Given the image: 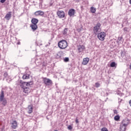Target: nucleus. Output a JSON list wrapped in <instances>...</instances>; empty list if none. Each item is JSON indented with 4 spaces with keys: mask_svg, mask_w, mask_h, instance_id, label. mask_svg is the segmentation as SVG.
Wrapping results in <instances>:
<instances>
[{
    "mask_svg": "<svg viewBox=\"0 0 131 131\" xmlns=\"http://www.w3.org/2000/svg\"><path fill=\"white\" fill-rule=\"evenodd\" d=\"M67 41L65 40H61L58 42V46L60 49H66L68 47Z\"/></svg>",
    "mask_w": 131,
    "mask_h": 131,
    "instance_id": "nucleus-1",
    "label": "nucleus"
},
{
    "mask_svg": "<svg viewBox=\"0 0 131 131\" xmlns=\"http://www.w3.org/2000/svg\"><path fill=\"white\" fill-rule=\"evenodd\" d=\"M0 102H2V105H4V106H6L8 103L7 99L5 98V94L4 93V91H1V94L0 95Z\"/></svg>",
    "mask_w": 131,
    "mask_h": 131,
    "instance_id": "nucleus-2",
    "label": "nucleus"
},
{
    "mask_svg": "<svg viewBox=\"0 0 131 131\" xmlns=\"http://www.w3.org/2000/svg\"><path fill=\"white\" fill-rule=\"evenodd\" d=\"M101 27V24L100 23H97L96 26L93 28V31L95 34H98L99 33V30Z\"/></svg>",
    "mask_w": 131,
    "mask_h": 131,
    "instance_id": "nucleus-3",
    "label": "nucleus"
},
{
    "mask_svg": "<svg viewBox=\"0 0 131 131\" xmlns=\"http://www.w3.org/2000/svg\"><path fill=\"white\" fill-rule=\"evenodd\" d=\"M97 34V37L99 40H101V41H103V40L105 39V36H106V33H105V32H102L98 33Z\"/></svg>",
    "mask_w": 131,
    "mask_h": 131,
    "instance_id": "nucleus-4",
    "label": "nucleus"
},
{
    "mask_svg": "<svg viewBox=\"0 0 131 131\" xmlns=\"http://www.w3.org/2000/svg\"><path fill=\"white\" fill-rule=\"evenodd\" d=\"M43 81L46 85H51L53 83V82L51 81V79L47 78H43Z\"/></svg>",
    "mask_w": 131,
    "mask_h": 131,
    "instance_id": "nucleus-5",
    "label": "nucleus"
},
{
    "mask_svg": "<svg viewBox=\"0 0 131 131\" xmlns=\"http://www.w3.org/2000/svg\"><path fill=\"white\" fill-rule=\"evenodd\" d=\"M57 15L59 18H60L61 19L65 17V13L63 11H58L57 12Z\"/></svg>",
    "mask_w": 131,
    "mask_h": 131,
    "instance_id": "nucleus-6",
    "label": "nucleus"
},
{
    "mask_svg": "<svg viewBox=\"0 0 131 131\" xmlns=\"http://www.w3.org/2000/svg\"><path fill=\"white\" fill-rule=\"evenodd\" d=\"M19 85L21 88V89H24L28 86V83H27V82H23L22 81H20Z\"/></svg>",
    "mask_w": 131,
    "mask_h": 131,
    "instance_id": "nucleus-7",
    "label": "nucleus"
},
{
    "mask_svg": "<svg viewBox=\"0 0 131 131\" xmlns=\"http://www.w3.org/2000/svg\"><path fill=\"white\" fill-rule=\"evenodd\" d=\"M74 14H75V10L74 9H71L69 10L68 15L70 17L74 16Z\"/></svg>",
    "mask_w": 131,
    "mask_h": 131,
    "instance_id": "nucleus-8",
    "label": "nucleus"
},
{
    "mask_svg": "<svg viewBox=\"0 0 131 131\" xmlns=\"http://www.w3.org/2000/svg\"><path fill=\"white\" fill-rule=\"evenodd\" d=\"M129 122V120H128V119L126 118L122 120V124L121 125L126 126V125H128Z\"/></svg>",
    "mask_w": 131,
    "mask_h": 131,
    "instance_id": "nucleus-9",
    "label": "nucleus"
},
{
    "mask_svg": "<svg viewBox=\"0 0 131 131\" xmlns=\"http://www.w3.org/2000/svg\"><path fill=\"white\" fill-rule=\"evenodd\" d=\"M35 16H43L45 15V12L40 10L37 11L34 13Z\"/></svg>",
    "mask_w": 131,
    "mask_h": 131,
    "instance_id": "nucleus-10",
    "label": "nucleus"
},
{
    "mask_svg": "<svg viewBox=\"0 0 131 131\" xmlns=\"http://www.w3.org/2000/svg\"><path fill=\"white\" fill-rule=\"evenodd\" d=\"M90 62V58L86 57L83 59V61L82 62V65H86L88 63Z\"/></svg>",
    "mask_w": 131,
    "mask_h": 131,
    "instance_id": "nucleus-11",
    "label": "nucleus"
},
{
    "mask_svg": "<svg viewBox=\"0 0 131 131\" xmlns=\"http://www.w3.org/2000/svg\"><path fill=\"white\" fill-rule=\"evenodd\" d=\"M12 17V12H9L5 16V18L6 20H10Z\"/></svg>",
    "mask_w": 131,
    "mask_h": 131,
    "instance_id": "nucleus-12",
    "label": "nucleus"
},
{
    "mask_svg": "<svg viewBox=\"0 0 131 131\" xmlns=\"http://www.w3.org/2000/svg\"><path fill=\"white\" fill-rule=\"evenodd\" d=\"M12 127L14 129H15V128H17V122L16 121H13L12 123Z\"/></svg>",
    "mask_w": 131,
    "mask_h": 131,
    "instance_id": "nucleus-13",
    "label": "nucleus"
},
{
    "mask_svg": "<svg viewBox=\"0 0 131 131\" xmlns=\"http://www.w3.org/2000/svg\"><path fill=\"white\" fill-rule=\"evenodd\" d=\"M31 23H32L33 25H37V23H38V19L37 18H32L31 19Z\"/></svg>",
    "mask_w": 131,
    "mask_h": 131,
    "instance_id": "nucleus-14",
    "label": "nucleus"
},
{
    "mask_svg": "<svg viewBox=\"0 0 131 131\" xmlns=\"http://www.w3.org/2000/svg\"><path fill=\"white\" fill-rule=\"evenodd\" d=\"M28 113L29 114H31V113L32 112V110H33V107H32V105H29L28 107Z\"/></svg>",
    "mask_w": 131,
    "mask_h": 131,
    "instance_id": "nucleus-15",
    "label": "nucleus"
},
{
    "mask_svg": "<svg viewBox=\"0 0 131 131\" xmlns=\"http://www.w3.org/2000/svg\"><path fill=\"white\" fill-rule=\"evenodd\" d=\"M85 47L84 46L82 45V46H80L78 48V51L79 52V53H81V52H83V50H84Z\"/></svg>",
    "mask_w": 131,
    "mask_h": 131,
    "instance_id": "nucleus-16",
    "label": "nucleus"
},
{
    "mask_svg": "<svg viewBox=\"0 0 131 131\" xmlns=\"http://www.w3.org/2000/svg\"><path fill=\"white\" fill-rule=\"evenodd\" d=\"M30 27H31L33 31H35L36 30V29L37 28V25H31L30 26Z\"/></svg>",
    "mask_w": 131,
    "mask_h": 131,
    "instance_id": "nucleus-17",
    "label": "nucleus"
},
{
    "mask_svg": "<svg viewBox=\"0 0 131 131\" xmlns=\"http://www.w3.org/2000/svg\"><path fill=\"white\" fill-rule=\"evenodd\" d=\"M23 92H24V93H25V94H28V92H29V88L28 87L23 88Z\"/></svg>",
    "mask_w": 131,
    "mask_h": 131,
    "instance_id": "nucleus-18",
    "label": "nucleus"
},
{
    "mask_svg": "<svg viewBox=\"0 0 131 131\" xmlns=\"http://www.w3.org/2000/svg\"><path fill=\"white\" fill-rule=\"evenodd\" d=\"M126 129V126L120 125V131H125Z\"/></svg>",
    "mask_w": 131,
    "mask_h": 131,
    "instance_id": "nucleus-19",
    "label": "nucleus"
},
{
    "mask_svg": "<svg viewBox=\"0 0 131 131\" xmlns=\"http://www.w3.org/2000/svg\"><path fill=\"white\" fill-rule=\"evenodd\" d=\"M90 11L91 13H96V8L93 7H91Z\"/></svg>",
    "mask_w": 131,
    "mask_h": 131,
    "instance_id": "nucleus-20",
    "label": "nucleus"
},
{
    "mask_svg": "<svg viewBox=\"0 0 131 131\" xmlns=\"http://www.w3.org/2000/svg\"><path fill=\"white\" fill-rule=\"evenodd\" d=\"M23 79H29V75L28 74H25L23 76Z\"/></svg>",
    "mask_w": 131,
    "mask_h": 131,
    "instance_id": "nucleus-21",
    "label": "nucleus"
},
{
    "mask_svg": "<svg viewBox=\"0 0 131 131\" xmlns=\"http://www.w3.org/2000/svg\"><path fill=\"white\" fill-rule=\"evenodd\" d=\"M67 32H68V29L65 28L62 32L63 35H67Z\"/></svg>",
    "mask_w": 131,
    "mask_h": 131,
    "instance_id": "nucleus-22",
    "label": "nucleus"
},
{
    "mask_svg": "<svg viewBox=\"0 0 131 131\" xmlns=\"http://www.w3.org/2000/svg\"><path fill=\"white\" fill-rule=\"evenodd\" d=\"M120 119V117H119V116L118 115H117L114 117V119L115 120H116V121H118Z\"/></svg>",
    "mask_w": 131,
    "mask_h": 131,
    "instance_id": "nucleus-23",
    "label": "nucleus"
},
{
    "mask_svg": "<svg viewBox=\"0 0 131 131\" xmlns=\"http://www.w3.org/2000/svg\"><path fill=\"white\" fill-rule=\"evenodd\" d=\"M110 66L111 67H116V63H115V62H112L111 63Z\"/></svg>",
    "mask_w": 131,
    "mask_h": 131,
    "instance_id": "nucleus-24",
    "label": "nucleus"
},
{
    "mask_svg": "<svg viewBox=\"0 0 131 131\" xmlns=\"http://www.w3.org/2000/svg\"><path fill=\"white\" fill-rule=\"evenodd\" d=\"M27 83H28V86H29L30 85H32V84H33V81L27 82Z\"/></svg>",
    "mask_w": 131,
    "mask_h": 131,
    "instance_id": "nucleus-25",
    "label": "nucleus"
},
{
    "mask_svg": "<svg viewBox=\"0 0 131 131\" xmlns=\"http://www.w3.org/2000/svg\"><path fill=\"white\" fill-rule=\"evenodd\" d=\"M123 30H124V32H125V33H126V32H128V28L125 27V28H124L123 29Z\"/></svg>",
    "mask_w": 131,
    "mask_h": 131,
    "instance_id": "nucleus-26",
    "label": "nucleus"
},
{
    "mask_svg": "<svg viewBox=\"0 0 131 131\" xmlns=\"http://www.w3.org/2000/svg\"><path fill=\"white\" fill-rule=\"evenodd\" d=\"M100 84H99V82L95 83L96 88H100Z\"/></svg>",
    "mask_w": 131,
    "mask_h": 131,
    "instance_id": "nucleus-27",
    "label": "nucleus"
},
{
    "mask_svg": "<svg viewBox=\"0 0 131 131\" xmlns=\"http://www.w3.org/2000/svg\"><path fill=\"white\" fill-rule=\"evenodd\" d=\"M124 52L123 51H121V57H122V58H123V57H124Z\"/></svg>",
    "mask_w": 131,
    "mask_h": 131,
    "instance_id": "nucleus-28",
    "label": "nucleus"
},
{
    "mask_svg": "<svg viewBox=\"0 0 131 131\" xmlns=\"http://www.w3.org/2000/svg\"><path fill=\"white\" fill-rule=\"evenodd\" d=\"M68 129H69V130H71L73 128L72 127V126H71V125H70L68 126Z\"/></svg>",
    "mask_w": 131,
    "mask_h": 131,
    "instance_id": "nucleus-29",
    "label": "nucleus"
},
{
    "mask_svg": "<svg viewBox=\"0 0 131 131\" xmlns=\"http://www.w3.org/2000/svg\"><path fill=\"white\" fill-rule=\"evenodd\" d=\"M122 40V37H119L118 38V42H119V41H121Z\"/></svg>",
    "mask_w": 131,
    "mask_h": 131,
    "instance_id": "nucleus-30",
    "label": "nucleus"
},
{
    "mask_svg": "<svg viewBox=\"0 0 131 131\" xmlns=\"http://www.w3.org/2000/svg\"><path fill=\"white\" fill-rule=\"evenodd\" d=\"M64 62H68V61H69V58H68V57H66V58L64 59Z\"/></svg>",
    "mask_w": 131,
    "mask_h": 131,
    "instance_id": "nucleus-31",
    "label": "nucleus"
},
{
    "mask_svg": "<svg viewBox=\"0 0 131 131\" xmlns=\"http://www.w3.org/2000/svg\"><path fill=\"white\" fill-rule=\"evenodd\" d=\"M101 131H108V129L106 127H103L101 128Z\"/></svg>",
    "mask_w": 131,
    "mask_h": 131,
    "instance_id": "nucleus-32",
    "label": "nucleus"
},
{
    "mask_svg": "<svg viewBox=\"0 0 131 131\" xmlns=\"http://www.w3.org/2000/svg\"><path fill=\"white\" fill-rule=\"evenodd\" d=\"M7 0H1L0 2L2 3V4H4L5 2H6Z\"/></svg>",
    "mask_w": 131,
    "mask_h": 131,
    "instance_id": "nucleus-33",
    "label": "nucleus"
},
{
    "mask_svg": "<svg viewBox=\"0 0 131 131\" xmlns=\"http://www.w3.org/2000/svg\"><path fill=\"white\" fill-rule=\"evenodd\" d=\"M114 113L115 114H117L118 112H117V110H114Z\"/></svg>",
    "mask_w": 131,
    "mask_h": 131,
    "instance_id": "nucleus-34",
    "label": "nucleus"
},
{
    "mask_svg": "<svg viewBox=\"0 0 131 131\" xmlns=\"http://www.w3.org/2000/svg\"><path fill=\"white\" fill-rule=\"evenodd\" d=\"M121 101H122V99H119V103L120 104L121 103Z\"/></svg>",
    "mask_w": 131,
    "mask_h": 131,
    "instance_id": "nucleus-35",
    "label": "nucleus"
},
{
    "mask_svg": "<svg viewBox=\"0 0 131 131\" xmlns=\"http://www.w3.org/2000/svg\"><path fill=\"white\" fill-rule=\"evenodd\" d=\"M79 121H78V119L77 118L76 119V123H78Z\"/></svg>",
    "mask_w": 131,
    "mask_h": 131,
    "instance_id": "nucleus-36",
    "label": "nucleus"
},
{
    "mask_svg": "<svg viewBox=\"0 0 131 131\" xmlns=\"http://www.w3.org/2000/svg\"><path fill=\"white\" fill-rule=\"evenodd\" d=\"M74 2H76L77 3L78 2V0H74Z\"/></svg>",
    "mask_w": 131,
    "mask_h": 131,
    "instance_id": "nucleus-37",
    "label": "nucleus"
},
{
    "mask_svg": "<svg viewBox=\"0 0 131 131\" xmlns=\"http://www.w3.org/2000/svg\"><path fill=\"white\" fill-rule=\"evenodd\" d=\"M129 69L131 70V63H130V64L129 66Z\"/></svg>",
    "mask_w": 131,
    "mask_h": 131,
    "instance_id": "nucleus-38",
    "label": "nucleus"
},
{
    "mask_svg": "<svg viewBox=\"0 0 131 131\" xmlns=\"http://www.w3.org/2000/svg\"><path fill=\"white\" fill-rule=\"evenodd\" d=\"M4 76H7V74H4Z\"/></svg>",
    "mask_w": 131,
    "mask_h": 131,
    "instance_id": "nucleus-39",
    "label": "nucleus"
},
{
    "mask_svg": "<svg viewBox=\"0 0 131 131\" xmlns=\"http://www.w3.org/2000/svg\"><path fill=\"white\" fill-rule=\"evenodd\" d=\"M129 4H131V0H129Z\"/></svg>",
    "mask_w": 131,
    "mask_h": 131,
    "instance_id": "nucleus-40",
    "label": "nucleus"
},
{
    "mask_svg": "<svg viewBox=\"0 0 131 131\" xmlns=\"http://www.w3.org/2000/svg\"><path fill=\"white\" fill-rule=\"evenodd\" d=\"M17 44H18V45H20V42H18L17 43Z\"/></svg>",
    "mask_w": 131,
    "mask_h": 131,
    "instance_id": "nucleus-41",
    "label": "nucleus"
},
{
    "mask_svg": "<svg viewBox=\"0 0 131 131\" xmlns=\"http://www.w3.org/2000/svg\"><path fill=\"white\" fill-rule=\"evenodd\" d=\"M96 89H94V90H95Z\"/></svg>",
    "mask_w": 131,
    "mask_h": 131,
    "instance_id": "nucleus-42",
    "label": "nucleus"
},
{
    "mask_svg": "<svg viewBox=\"0 0 131 131\" xmlns=\"http://www.w3.org/2000/svg\"><path fill=\"white\" fill-rule=\"evenodd\" d=\"M96 89H94V90H95Z\"/></svg>",
    "mask_w": 131,
    "mask_h": 131,
    "instance_id": "nucleus-43",
    "label": "nucleus"
}]
</instances>
